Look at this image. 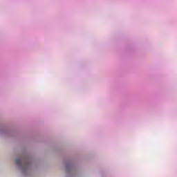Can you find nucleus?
Segmentation results:
<instances>
[{
	"label": "nucleus",
	"instance_id": "f257e3e1",
	"mask_svg": "<svg viewBox=\"0 0 177 177\" xmlns=\"http://www.w3.org/2000/svg\"><path fill=\"white\" fill-rule=\"evenodd\" d=\"M16 164L17 165H21V158L17 159Z\"/></svg>",
	"mask_w": 177,
	"mask_h": 177
}]
</instances>
